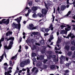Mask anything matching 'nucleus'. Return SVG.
<instances>
[{
    "mask_svg": "<svg viewBox=\"0 0 75 75\" xmlns=\"http://www.w3.org/2000/svg\"><path fill=\"white\" fill-rule=\"evenodd\" d=\"M36 56V54L35 53H32V57L33 58Z\"/></svg>",
    "mask_w": 75,
    "mask_h": 75,
    "instance_id": "28",
    "label": "nucleus"
},
{
    "mask_svg": "<svg viewBox=\"0 0 75 75\" xmlns=\"http://www.w3.org/2000/svg\"><path fill=\"white\" fill-rule=\"evenodd\" d=\"M5 75H11L10 74L8 73V72H5Z\"/></svg>",
    "mask_w": 75,
    "mask_h": 75,
    "instance_id": "33",
    "label": "nucleus"
},
{
    "mask_svg": "<svg viewBox=\"0 0 75 75\" xmlns=\"http://www.w3.org/2000/svg\"><path fill=\"white\" fill-rule=\"evenodd\" d=\"M40 42L42 45H44V40H41L40 41Z\"/></svg>",
    "mask_w": 75,
    "mask_h": 75,
    "instance_id": "31",
    "label": "nucleus"
},
{
    "mask_svg": "<svg viewBox=\"0 0 75 75\" xmlns=\"http://www.w3.org/2000/svg\"><path fill=\"white\" fill-rule=\"evenodd\" d=\"M69 70H67L64 71V72L65 73V74H68V73H69Z\"/></svg>",
    "mask_w": 75,
    "mask_h": 75,
    "instance_id": "38",
    "label": "nucleus"
},
{
    "mask_svg": "<svg viewBox=\"0 0 75 75\" xmlns=\"http://www.w3.org/2000/svg\"><path fill=\"white\" fill-rule=\"evenodd\" d=\"M29 29L30 30H35L36 29V28L34 27L33 24H30L29 25Z\"/></svg>",
    "mask_w": 75,
    "mask_h": 75,
    "instance_id": "10",
    "label": "nucleus"
},
{
    "mask_svg": "<svg viewBox=\"0 0 75 75\" xmlns=\"http://www.w3.org/2000/svg\"><path fill=\"white\" fill-rule=\"evenodd\" d=\"M32 17L33 18H36V17H37V14H36L35 13L33 14Z\"/></svg>",
    "mask_w": 75,
    "mask_h": 75,
    "instance_id": "34",
    "label": "nucleus"
},
{
    "mask_svg": "<svg viewBox=\"0 0 75 75\" xmlns=\"http://www.w3.org/2000/svg\"><path fill=\"white\" fill-rule=\"evenodd\" d=\"M18 71H16V72L14 74V75H16V74H17V73H18Z\"/></svg>",
    "mask_w": 75,
    "mask_h": 75,
    "instance_id": "55",
    "label": "nucleus"
},
{
    "mask_svg": "<svg viewBox=\"0 0 75 75\" xmlns=\"http://www.w3.org/2000/svg\"><path fill=\"white\" fill-rule=\"evenodd\" d=\"M65 48L66 50H67L68 51L69 49V46L68 45H66L65 47Z\"/></svg>",
    "mask_w": 75,
    "mask_h": 75,
    "instance_id": "24",
    "label": "nucleus"
},
{
    "mask_svg": "<svg viewBox=\"0 0 75 75\" xmlns=\"http://www.w3.org/2000/svg\"><path fill=\"white\" fill-rule=\"evenodd\" d=\"M57 11H58L59 13H60V12H61V10L59 9V7H58L57 8Z\"/></svg>",
    "mask_w": 75,
    "mask_h": 75,
    "instance_id": "36",
    "label": "nucleus"
},
{
    "mask_svg": "<svg viewBox=\"0 0 75 75\" xmlns=\"http://www.w3.org/2000/svg\"><path fill=\"white\" fill-rule=\"evenodd\" d=\"M64 27H66V26L65 25H61V28L62 29H63Z\"/></svg>",
    "mask_w": 75,
    "mask_h": 75,
    "instance_id": "39",
    "label": "nucleus"
},
{
    "mask_svg": "<svg viewBox=\"0 0 75 75\" xmlns=\"http://www.w3.org/2000/svg\"><path fill=\"white\" fill-rule=\"evenodd\" d=\"M65 25H67V28H65V30H61L60 31V34H67V31H69L71 30V26H69V25H65Z\"/></svg>",
    "mask_w": 75,
    "mask_h": 75,
    "instance_id": "3",
    "label": "nucleus"
},
{
    "mask_svg": "<svg viewBox=\"0 0 75 75\" xmlns=\"http://www.w3.org/2000/svg\"><path fill=\"white\" fill-rule=\"evenodd\" d=\"M22 40V38H21V37H20V38L19 39L20 42H21V41Z\"/></svg>",
    "mask_w": 75,
    "mask_h": 75,
    "instance_id": "57",
    "label": "nucleus"
},
{
    "mask_svg": "<svg viewBox=\"0 0 75 75\" xmlns=\"http://www.w3.org/2000/svg\"><path fill=\"white\" fill-rule=\"evenodd\" d=\"M5 40H7V41H9V40H11L10 42L8 47L6 46H4L5 49L6 48V49H7V50H10V49L11 48L12 45L13 44V41H14V38L11 37L8 39L7 38H5Z\"/></svg>",
    "mask_w": 75,
    "mask_h": 75,
    "instance_id": "2",
    "label": "nucleus"
},
{
    "mask_svg": "<svg viewBox=\"0 0 75 75\" xmlns=\"http://www.w3.org/2000/svg\"><path fill=\"white\" fill-rule=\"evenodd\" d=\"M53 39H54V37H53V35H50V38L49 40V42H51V40Z\"/></svg>",
    "mask_w": 75,
    "mask_h": 75,
    "instance_id": "17",
    "label": "nucleus"
},
{
    "mask_svg": "<svg viewBox=\"0 0 75 75\" xmlns=\"http://www.w3.org/2000/svg\"><path fill=\"white\" fill-rule=\"evenodd\" d=\"M55 13V8H54V12H53V13Z\"/></svg>",
    "mask_w": 75,
    "mask_h": 75,
    "instance_id": "64",
    "label": "nucleus"
},
{
    "mask_svg": "<svg viewBox=\"0 0 75 75\" xmlns=\"http://www.w3.org/2000/svg\"><path fill=\"white\" fill-rule=\"evenodd\" d=\"M8 33L9 35H10L11 34H12V32H11L10 31H9L8 32Z\"/></svg>",
    "mask_w": 75,
    "mask_h": 75,
    "instance_id": "53",
    "label": "nucleus"
},
{
    "mask_svg": "<svg viewBox=\"0 0 75 75\" xmlns=\"http://www.w3.org/2000/svg\"><path fill=\"white\" fill-rule=\"evenodd\" d=\"M26 69H27V72L28 74L27 75H30V69H29V68H28V67H27Z\"/></svg>",
    "mask_w": 75,
    "mask_h": 75,
    "instance_id": "22",
    "label": "nucleus"
},
{
    "mask_svg": "<svg viewBox=\"0 0 75 75\" xmlns=\"http://www.w3.org/2000/svg\"><path fill=\"white\" fill-rule=\"evenodd\" d=\"M9 65L11 67H13V64H12V63H11V64H9Z\"/></svg>",
    "mask_w": 75,
    "mask_h": 75,
    "instance_id": "60",
    "label": "nucleus"
},
{
    "mask_svg": "<svg viewBox=\"0 0 75 75\" xmlns=\"http://www.w3.org/2000/svg\"><path fill=\"white\" fill-rule=\"evenodd\" d=\"M65 65L67 66V67H69V64L67 63L66 64H65Z\"/></svg>",
    "mask_w": 75,
    "mask_h": 75,
    "instance_id": "52",
    "label": "nucleus"
},
{
    "mask_svg": "<svg viewBox=\"0 0 75 75\" xmlns=\"http://www.w3.org/2000/svg\"><path fill=\"white\" fill-rule=\"evenodd\" d=\"M42 13L43 14H45V15L47 13V11L45 9H42Z\"/></svg>",
    "mask_w": 75,
    "mask_h": 75,
    "instance_id": "12",
    "label": "nucleus"
},
{
    "mask_svg": "<svg viewBox=\"0 0 75 75\" xmlns=\"http://www.w3.org/2000/svg\"><path fill=\"white\" fill-rule=\"evenodd\" d=\"M71 1V3H74V0H67V4L68 5L69 3V1Z\"/></svg>",
    "mask_w": 75,
    "mask_h": 75,
    "instance_id": "26",
    "label": "nucleus"
},
{
    "mask_svg": "<svg viewBox=\"0 0 75 75\" xmlns=\"http://www.w3.org/2000/svg\"><path fill=\"white\" fill-rule=\"evenodd\" d=\"M37 16L39 17H41L42 16V15L40 13H39L37 14Z\"/></svg>",
    "mask_w": 75,
    "mask_h": 75,
    "instance_id": "29",
    "label": "nucleus"
},
{
    "mask_svg": "<svg viewBox=\"0 0 75 75\" xmlns=\"http://www.w3.org/2000/svg\"><path fill=\"white\" fill-rule=\"evenodd\" d=\"M42 64L41 63H40L39 62L37 64V67H40V66H41Z\"/></svg>",
    "mask_w": 75,
    "mask_h": 75,
    "instance_id": "30",
    "label": "nucleus"
},
{
    "mask_svg": "<svg viewBox=\"0 0 75 75\" xmlns=\"http://www.w3.org/2000/svg\"><path fill=\"white\" fill-rule=\"evenodd\" d=\"M71 44H72L73 45H75V40H73V41H72L71 42Z\"/></svg>",
    "mask_w": 75,
    "mask_h": 75,
    "instance_id": "40",
    "label": "nucleus"
},
{
    "mask_svg": "<svg viewBox=\"0 0 75 75\" xmlns=\"http://www.w3.org/2000/svg\"><path fill=\"white\" fill-rule=\"evenodd\" d=\"M38 8H40V7L38 6H33L32 8V10L34 11H36V10H37L38 9Z\"/></svg>",
    "mask_w": 75,
    "mask_h": 75,
    "instance_id": "11",
    "label": "nucleus"
},
{
    "mask_svg": "<svg viewBox=\"0 0 75 75\" xmlns=\"http://www.w3.org/2000/svg\"><path fill=\"white\" fill-rule=\"evenodd\" d=\"M41 52L42 54H44L45 52V49H44V50H42L41 51Z\"/></svg>",
    "mask_w": 75,
    "mask_h": 75,
    "instance_id": "35",
    "label": "nucleus"
},
{
    "mask_svg": "<svg viewBox=\"0 0 75 75\" xmlns=\"http://www.w3.org/2000/svg\"><path fill=\"white\" fill-rule=\"evenodd\" d=\"M54 61L55 62H57L58 61V57L57 58V59H54Z\"/></svg>",
    "mask_w": 75,
    "mask_h": 75,
    "instance_id": "37",
    "label": "nucleus"
},
{
    "mask_svg": "<svg viewBox=\"0 0 75 75\" xmlns=\"http://www.w3.org/2000/svg\"><path fill=\"white\" fill-rule=\"evenodd\" d=\"M52 53V51H49L47 52L46 53H45L46 55L47 56V59H50L51 58H54L56 57V56L55 55H53L52 56L50 55Z\"/></svg>",
    "mask_w": 75,
    "mask_h": 75,
    "instance_id": "4",
    "label": "nucleus"
},
{
    "mask_svg": "<svg viewBox=\"0 0 75 75\" xmlns=\"http://www.w3.org/2000/svg\"><path fill=\"white\" fill-rule=\"evenodd\" d=\"M43 58H44L43 55H41L39 57H37V60L38 59L41 60V59H43Z\"/></svg>",
    "mask_w": 75,
    "mask_h": 75,
    "instance_id": "13",
    "label": "nucleus"
},
{
    "mask_svg": "<svg viewBox=\"0 0 75 75\" xmlns=\"http://www.w3.org/2000/svg\"><path fill=\"white\" fill-rule=\"evenodd\" d=\"M56 66L55 65H53L51 66L50 67L51 69L52 70H54L56 69Z\"/></svg>",
    "mask_w": 75,
    "mask_h": 75,
    "instance_id": "14",
    "label": "nucleus"
},
{
    "mask_svg": "<svg viewBox=\"0 0 75 75\" xmlns=\"http://www.w3.org/2000/svg\"><path fill=\"white\" fill-rule=\"evenodd\" d=\"M7 72H8V73H11L12 71L11 70H10L9 71H8Z\"/></svg>",
    "mask_w": 75,
    "mask_h": 75,
    "instance_id": "62",
    "label": "nucleus"
},
{
    "mask_svg": "<svg viewBox=\"0 0 75 75\" xmlns=\"http://www.w3.org/2000/svg\"><path fill=\"white\" fill-rule=\"evenodd\" d=\"M69 37H71V39H72V38H74L75 37V36H74L73 34H72L71 32L68 35L67 37L63 36V37L64 38H68V39H69Z\"/></svg>",
    "mask_w": 75,
    "mask_h": 75,
    "instance_id": "8",
    "label": "nucleus"
},
{
    "mask_svg": "<svg viewBox=\"0 0 75 75\" xmlns=\"http://www.w3.org/2000/svg\"><path fill=\"white\" fill-rule=\"evenodd\" d=\"M30 60L28 59L26 60H24L23 61V62L21 63L20 66L22 68H23L24 67V65H28L29 64H30Z\"/></svg>",
    "mask_w": 75,
    "mask_h": 75,
    "instance_id": "5",
    "label": "nucleus"
},
{
    "mask_svg": "<svg viewBox=\"0 0 75 75\" xmlns=\"http://www.w3.org/2000/svg\"><path fill=\"white\" fill-rule=\"evenodd\" d=\"M49 28H50V29H51V30H52H52H54V28L52 27V23L50 24V27Z\"/></svg>",
    "mask_w": 75,
    "mask_h": 75,
    "instance_id": "23",
    "label": "nucleus"
},
{
    "mask_svg": "<svg viewBox=\"0 0 75 75\" xmlns=\"http://www.w3.org/2000/svg\"><path fill=\"white\" fill-rule=\"evenodd\" d=\"M35 71V74H37L38 72V70L37 68H36V67H34L33 68L32 70V72H34Z\"/></svg>",
    "mask_w": 75,
    "mask_h": 75,
    "instance_id": "9",
    "label": "nucleus"
},
{
    "mask_svg": "<svg viewBox=\"0 0 75 75\" xmlns=\"http://www.w3.org/2000/svg\"><path fill=\"white\" fill-rule=\"evenodd\" d=\"M4 69L6 71H7V67H4Z\"/></svg>",
    "mask_w": 75,
    "mask_h": 75,
    "instance_id": "63",
    "label": "nucleus"
},
{
    "mask_svg": "<svg viewBox=\"0 0 75 75\" xmlns=\"http://www.w3.org/2000/svg\"><path fill=\"white\" fill-rule=\"evenodd\" d=\"M43 21V20L41 19L39 21V22L40 25H42V24H43V22L42 21Z\"/></svg>",
    "mask_w": 75,
    "mask_h": 75,
    "instance_id": "27",
    "label": "nucleus"
},
{
    "mask_svg": "<svg viewBox=\"0 0 75 75\" xmlns=\"http://www.w3.org/2000/svg\"><path fill=\"white\" fill-rule=\"evenodd\" d=\"M52 17L53 18V20L52 22H54V19H55V16H54V15H52Z\"/></svg>",
    "mask_w": 75,
    "mask_h": 75,
    "instance_id": "48",
    "label": "nucleus"
},
{
    "mask_svg": "<svg viewBox=\"0 0 75 75\" xmlns=\"http://www.w3.org/2000/svg\"><path fill=\"white\" fill-rule=\"evenodd\" d=\"M25 48L26 50H28V46H25Z\"/></svg>",
    "mask_w": 75,
    "mask_h": 75,
    "instance_id": "58",
    "label": "nucleus"
},
{
    "mask_svg": "<svg viewBox=\"0 0 75 75\" xmlns=\"http://www.w3.org/2000/svg\"><path fill=\"white\" fill-rule=\"evenodd\" d=\"M65 57L64 56H63L62 55L60 57V61H65Z\"/></svg>",
    "mask_w": 75,
    "mask_h": 75,
    "instance_id": "15",
    "label": "nucleus"
},
{
    "mask_svg": "<svg viewBox=\"0 0 75 75\" xmlns=\"http://www.w3.org/2000/svg\"><path fill=\"white\" fill-rule=\"evenodd\" d=\"M42 31V32H44V31H45V28H42L41 29Z\"/></svg>",
    "mask_w": 75,
    "mask_h": 75,
    "instance_id": "44",
    "label": "nucleus"
},
{
    "mask_svg": "<svg viewBox=\"0 0 75 75\" xmlns=\"http://www.w3.org/2000/svg\"><path fill=\"white\" fill-rule=\"evenodd\" d=\"M49 35V34L48 33H45L44 34V36L45 37V36H47V35Z\"/></svg>",
    "mask_w": 75,
    "mask_h": 75,
    "instance_id": "56",
    "label": "nucleus"
},
{
    "mask_svg": "<svg viewBox=\"0 0 75 75\" xmlns=\"http://www.w3.org/2000/svg\"><path fill=\"white\" fill-rule=\"evenodd\" d=\"M50 31V29H45V31L46 33H48V31Z\"/></svg>",
    "mask_w": 75,
    "mask_h": 75,
    "instance_id": "47",
    "label": "nucleus"
},
{
    "mask_svg": "<svg viewBox=\"0 0 75 75\" xmlns=\"http://www.w3.org/2000/svg\"><path fill=\"white\" fill-rule=\"evenodd\" d=\"M4 38H1L0 40V46L2 47V45H1V41H4Z\"/></svg>",
    "mask_w": 75,
    "mask_h": 75,
    "instance_id": "18",
    "label": "nucleus"
},
{
    "mask_svg": "<svg viewBox=\"0 0 75 75\" xmlns=\"http://www.w3.org/2000/svg\"><path fill=\"white\" fill-rule=\"evenodd\" d=\"M47 68V66L46 65H44L43 67V68L44 69H46Z\"/></svg>",
    "mask_w": 75,
    "mask_h": 75,
    "instance_id": "45",
    "label": "nucleus"
},
{
    "mask_svg": "<svg viewBox=\"0 0 75 75\" xmlns=\"http://www.w3.org/2000/svg\"><path fill=\"white\" fill-rule=\"evenodd\" d=\"M60 42H61V40H58L57 42V44H59V43H60Z\"/></svg>",
    "mask_w": 75,
    "mask_h": 75,
    "instance_id": "51",
    "label": "nucleus"
},
{
    "mask_svg": "<svg viewBox=\"0 0 75 75\" xmlns=\"http://www.w3.org/2000/svg\"><path fill=\"white\" fill-rule=\"evenodd\" d=\"M55 52L56 53H57V54H61V53H62L61 52H59L58 51H55Z\"/></svg>",
    "mask_w": 75,
    "mask_h": 75,
    "instance_id": "49",
    "label": "nucleus"
},
{
    "mask_svg": "<svg viewBox=\"0 0 75 75\" xmlns=\"http://www.w3.org/2000/svg\"><path fill=\"white\" fill-rule=\"evenodd\" d=\"M6 19H3L2 21H0V24H2L3 23L6 24H8L10 21L9 19H8L6 21Z\"/></svg>",
    "mask_w": 75,
    "mask_h": 75,
    "instance_id": "6",
    "label": "nucleus"
},
{
    "mask_svg": "<svg viewBox=\"0 0 75 75\" xmlns=\"http://www.w3.org/2000/svg\"><path fill=\"white\" fill-rule=\"evenodd\" d=\"M38 34V33L33 32L32 33V34H33V35H37Z\"/></svg>",
    "mask_w": 75,
    "mask_h": 75,
    "instance_id": "46",
    "label": "nucleus"
},
{
    "mask_svg": "<svg viewBox=\"0 0 75 75\" xmlns=\"http://www.w3.org/2000/svg\"><path fill=\"white\" fill-rule=\"evenodd\" d=\"M66 6L64 5H63L61 6V9L62 11H63L66 8Z\"/></svg>",
    "mask_w": 75,
    "mask_h": 75,
    "instance_id": "19",
    "label": "nucleus"
},
{
    "mask_svg": "<svg viewBox=\"0 0 75 75\" xmlns=\"http://www.w3.org/2000/svg\"><path fill=\"white\" fill-rule=\"evenodd\" d=\"M68 55L69 56H71L72 55V53L71 52H69L68 53Z\"/></svg>",
    "mask_w": 75,
    "mask_h": 75,
    "instance_id": "41",
    "label": "nucleus"
},
{
    "mask_svg": "<svg viewBox=\"0 0 75 75\" xmlns=\"http://www.w3.org/2000/svg\"><path fill=\"white\" fill-rule=\"evenodd\" d=\"M4 65H6V66H7L8 65L7 63H4Z\"/></svg>",
    "mask_w": 75,
    "mask_h": 75,
    "instance_id": "61",
    "label": "nucleus"
},
{
    "mask_svg": "<svg viewBox=\"0 0 75 75\" xmlns=\"http://www.w3.org/2000/svg\"><path fill=\"white\" fill-rule=\"evenodd\" d=\"M31 10L30 9H29L28 10V13H27L26 14H25V16H26V17H27L29 15V14L31 13Z\"/></svg>",
    "mask_w": 75,
    "mask_h": 75,
    "instance_id": "16",
    "label": "nucleus"
},
{
    "mask_svg": "<svg viewBox=\"0 0 75 75\" xmlns=\"http://www.w3.org/2000/svg\"><path fill=\"white\" fill-rule=\"evenodd\" d=\"M1 59H0V62H1L2 61V60L4 58V54H3L0 57Z\"/></svg>",
    "mask_w": 75,
    "mask_h": 75,
    "instance_id": "21",
    "label": "nucleus"
},
{
    "mask_svg": "<svg viewBox=\"0 0 75 75\" xmlns=\"http://www.w3.org/2000/svg\"><path fill=\"white\" fill-rule=\"evenodd\" d=\"M35 45H38L39 46H40V44L38 43H36Z\"/></svg>",
    "mask_w": 75,
    "mask_h": 75,
    "instance_id": "54",
    "label": "nucleus"
},
{
    "mask_svg": "<svg viewBox=\"0 0 75 75\" xmlns=\"http://www.w3.org/2000/svg\"><path fill=\"white\" fill-rule=\"evenodd\" d=\"M33 4L32 2L31 1H30L28 3V4L29 6H31L32 5V4Z\"/></svg>",
    "mask_w": 75,
    "mask_h": 75,
    "instance_id": "32",
    "label": "nucleus"
},
{
    "mask_svg": "<svg viewBox=\"0 0 75 75\" xmlns=\"http://www.w3.org/2000/svg\"><path fill=\"white\" fill-rule=\"evenodd\" d=\"M71 11H69L68 13L65 16V17H68L69 15L71 14Z\"/></svg>",
    "mask_w": 75,
    "mask_h": 75,
    "instance_id": "25",
    "label": "nucleus"
},
{
    "mask_svg": "<svg viewBox=\"0 0 75 75\" xmlns=\"http://www.w3.org/2000/svg\"><path fill=\"white\" fill-rule=\"evenodd\" d=\"M71 50L72 51L75 50V47H74V46H72L71 48Z\"/></svg>",
    "mask_w": 75,
    "mask_h": 75,
    "instance_id": "43",
    "label": "nucleus"
},
{
    "mask_svg": "<svg viewBox=\"0 0 75 75\" xmlns=\"http://www.w3.org/2000/svg\"><path fill=\"white\" fill-rule=\"evenodd\" d=\"M45 4V6L47 9H48V6H50V5H51V4L50 3H51V1H46L44 2Z\"/></svg>",
    "mask_w": 75,
    "mask_h": 75,
    "instance_id": "7",
    "label": "nucleus"
},
{
    "mask_svg": "<svg viewBox=\"0 0 75 75\" xmlns=\"http://www.w3.org/2000/svg\"><path fill=\"white\" fill-rule=\"evenodd\" d=\"M21 18H22V17L21 16L19 18H18L14 20L15 21H17L18 24L16 23L15 22H13L12 24V26L13 28H17V29H18L19 31H20V28L21 27V24L20 23V22L21 21Z\"/></svg>",
    "mask_w": 75,
    "mask_h": 75,
    "instance_id": "1",
    "label": "nucleus"
},
{
    "mask_svg": "<svg viewBox=\"0 0 75 75\" xmlns=\"http://www.w3.org/2000/svg\"><path fill=\"white\" fill-rule=\"evenodd\" d=\"M4 56H5V58H7V57H6V56H7V55L6 54V52H4Z\"/></svg>",
    "mask_w": 75,
    "mask_h": 75,
    "instance_id": "59",
    "label": "nucleus"
},
{
    "mask_svg": "<svg viewBox=\"0 0 75 75\" xmlns=\"http://www.w3.org/2000/svg\"><path fill=\"white\" fill-rule=\"evenodd\" d=\"M17 57V54H16L15 56H14L11 58V59H14V60H16V57Z\"/></svg>",
    "mask_w": 75,
    "mask_h": 75,
    "instance_id": "20",
    "label": "nucleus"
},
{
    "mask_svg": "<svg viewBox=\"0 0 75 75\" xmlns=\"http://www.w3.org/2000/svg\"><path fill=\"white\" fill-rule=\"evenodd\" d=\"M47 61H48V60L47 59H45L43 61V63L44 64H45V63L47 62Z\"/></svg>",
    "mask_w": 75,
    "mask_h": 75,
    "instance_id": "50",
    "label": "nucleus"
},
{
    "mask_svg": "<svg viewBox=\"0 0 75 75\" xmlns=\"http://www.w3.org/2000/svg\"><path fill=\"white\" fill-rule=\"evenodd\" d=\"M60 49H61V48L60 47L59 48H57V47H55V50L56 51H57V50H59Z\"/></svg>",
    "mask_w": 75,
    "mask_h": 75,
    "instance_id": "42",
    "label": "nucleus"
}]
</instances>
